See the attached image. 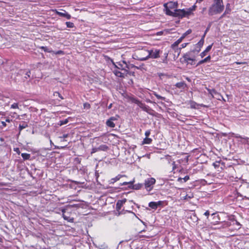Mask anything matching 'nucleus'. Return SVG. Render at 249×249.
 <instances>
[{"instance_id":"48","label":"nucleus","mask_w":249,"mask_h":249,"mask_svg":"<svg viewBox=\"0 0 249 249\" xmlns=\"http://www.w3.org/2000/svg\"><path fill=\"white\" fill-rule=\"evenodd\" d=\"M62 216H63V217L64 218V219H65V220H68V217H67V216L64 214V213H63V214H62Z\"/></svg>"},{"instance_id":"64","label":"nucleus","mask_w":249,"mask_h":249,"mask_svg":"<svg viewBox=\"0 0 249 249\" xmlns=\"http://www.w3.org/2000/svg\"><path fill=\"white\" fill-rule=\"evenodd\" d=\"M6 122H10V120L9 119H7L6 120Z\"/></svg>"},{"instance_id":"25","label":"nucleus","mask_w":249,"mask_h":249,"mask_svg":"<svg viewBox=\"0 0 249 249\" xmlns=\"http://www.w3.org/2000/svg\"><path fill=\"white\" fill-rule=\"evenodd\" d=\"M231 11V9L230 8V4L229 3H228L226 5V8L225 11V14H228L230 13Z\"/></svg>"},{"instance_id":"47","label":"nucleus","mask_w":249,"mask_h":249,"mask_svg":"<svg viewBox=\"0 0 249 249\" xmlns=\"http://www.w3.org/2000/svg\"><path fill=\"white\" fill-rule=\"evenodd\" d=\"M210 27V26H209L207 28V29H206V30L205 32V33H204V35H205V36H206V34L207 32L208 31V30H209Z\"/></svg>"},{"instance_id":"62","label":"nucleus","mask_w":249,"mask_h":249,"mask_svg":"<svg viewBox=\"0 0 249 249\" xmlns=\"http://www.w3.org/2000/svg\"><path fill=\"white\" fill-rule=\"evenodd\" d=\"M235 63H236V64H238V65H239V64H241V62H235Z\"/></svg>"},{"instance_id":"32","label":"nucleus","mask_w":249,"mask_h":249,"mask_svg":"<svg viewBox=\"0 0 249 249\" xmlns=\"http://www.w3.org/2000/svg\"><path fill=\"white\" fill-rule=\"evenodd\" d=\"M53 53L54 54H64V53L63 51H61V50H59V51H58L56 52H54L53 51Z\"/></svg>"},{"instance_id":"7","label":"nucleus","mask_w":249,"mask_h":249,"mask_svg":"<svg viewBox=\"0 0 249 249\" xmlns=\"http://www.w3.org/2000/svg\"><path fill=\"white\" fill-rule=\"evenodd\" d=\"M155 182L156 180L153 178L146 179L144 182L145 189L148 191H150L153 189V185L155 183Z\"/></svg>"},{"instance_id":"58","label":"nucleus","mask_w":249,"mask_h":249,"mask_svg":"<svg viewBox=\"0 0 249 249\" xmlns=\"http://www.w3.org/2000/svg\"><path fill=\"white\" fill-rule=\"evenodd\" d=\"M65 212H66V210L65 209H63L62 210V212L63 213H65Z\"/></svg>"},{"instance_id":"27","label":"nucleus","mask_w":249,"mask_h":249,"mask_svg":"<svg viewBox=\"0 0 249 249\" xmlns=\"http://www.w3.org/2000/svg\"><path fill=\"white\" fill-rule=\"evenodd\" d=\"M67 27L68 28H73L74 27V24L71 22H66V23Z\"/></svg>"},{"instance_id":"16","label":"nucleus","mask_w":249,"mask_h":249,"mask_svg":"<svg viewBox=\"0 0 249 249\" xmlns=\"http://www.w3.org/2000/svg\"><path fill=\"white\" fill-rule=\"evenodd\" d=\"M99 151H106L108 149V147L105 144H102L98 147Z\"/></svg>"},{"instance_id":"9","label":"nucleus","mask_w":249,"mask_h":249,"mask_svg":"<svg viewBox=\"0 0 249 249\" xmlns=\"http://www.w3.org/2000/svg\"><path fill=\"white\" fill-rule=\"evenodd\" d=\"M126 201V199L125 198L121 200H119L116 203V209L117 210H120L123 205L124 204Z\"/></svg>"},{"instance_id":"2","label":"nucleus","mask_w":249,"mask_h":249,"mask_svg":"<svg viewBox=\"0 0 249 249\" xmlns=\"http://www.w3.org/2000/svg\"><path fill=\"white\" fill-rule=\"evenodd\" d=\"M163 6L164 7V10L166 14L170 16L171 15H173V12H174L172 11L171 9L177 8L178 3L177 2L171 1L166 3H164Z\"/></svg>"},{"instance_id":"61","label":"nucleus","mask_w":249,"mask_h":249,"mask_svg":"<svg viewBox=\"0 0 249 249\" xmlns=\"http://www.w3.org/2000/svg\"><path fill=\"white\" fill-rule=\"evenodd\" d=\"M68 137V134H65L63 135V138H67Z\"/></svg>"},{"instance_id":"37","label":"nucleus","mask_w":249,"mask_h":249,"mask_svg":"<svg viewBox=\"0 0 249 249\" xmlns=\"http://www.w3.org/2000/svg\"><path fill=\"white\" fill-rule=\"evenodd\" d=\"M150 134V130H147L145 132V135L146 136V137H148Z\"/></svg>"},{"instance_id":"18","label":"nucleus","mask_w":249,"mask_h":249,"mask_svg":"<svg viewBox=\"0 0 249 249\" xmlns=\"http://www.w3.org/2000/svg\"><path fill=\"white\" fill-rule=\"evenodd\" d=\"M196 5H194L192 7L186 9L187 13L188 15H190L192 14V12L195 11L196 9Z\"/></svg>"},{"instance_id":"35","label":"nucleus","mask_w":249,"mask_h":249,"mask_svg":"<svg viewBox=\"0 0 249 249\" xmlns=\"http://www.w3.org/2000/svg\"><path fill=\"white\" fill-rule=\"evenodd\" d=\"M119 66H116L119 69L124 70V67H123V65L121 63L118 64Z\"/></svg>"},{"instance_id":"60","label":"nucleus","mask_w":249,"mask_h":249,"mask_svg":"<svg viewBox=\"0 0 249 249\" xmlns=\"http://www.w3.org/2000/svg\"><path fill=\"white\" fill-rule=\"evenodd\" d=\"M203 0H196V2H199V3H200L201 2H202Z\"/></svg>"},{"instance_id":"49","label":"nucleus","mask_w":249,"mask_h":249,"mask_svg":"<svg viewBox=\"0 0 249 249\" xmlns=\"http://www.w3.org/2000/svg\"><path fill=\"white\" fill-rule=\"evenodd\" d=\"M156 203H158V204H157V207H158V206H160V205H161L162 203V202L161 201H158V202H157Z\"/></svg>"},{"instance_id":"55","label":"nucleus","mask_w":249,"mask_h":249,"mask_svg":"<svg viewBox=\"0 0 249 249\" xmlns=\"http://www.w3.org/2000/svg\"><path fill=\"white\" fill-rule=\"evenodd\" d=\"M112 104H110L108 106V109H110V108L112 107Z\"/></svg>"},{"instance_id":"8","label":"nucleus","mask_w":249,"mask_h":249,"mask_svg":"<svg viewBox=\"0 0 249 249\" xmlns=\"http://www.w3.org/2000/svg\"><path fill=\"white\" fill-rule=\"evenodd\" d=\"M205 35H203L200 40L196 44V47L198 48V50H196L197 53L199 52L201 47L203 45L204 42Z\"/></svg>"},{"instance_id":"40","label":"nucleus","mask_w":249,"mask_h":249,"mask_svg":"<svg viewBox=\"0 0 249 249\" xmlns=\"http://www.w3.org/2000/svg\"><path fill=\"white\" fill-rule=\"evenodd\" d=\"M192 32V30L191 29H189L188 30H187L185 33V34L187 36L188 35L191 34Z\"/></svg>"},{"instance_id":"17","label":"nucleus","mask_w":249,"mask_h":249,"mask_svg":"<svg viewBox=\"0 0 249 249\" xmlns=\"http://www.w3.org/2000/svg\"><path fill=\"white\" fill-rule=\"evenodd\" d=\"M106 124L107 125V126L111 127V128H113L115 126V124L114 123V122L113 121L110 120L109 119H108L107 121Z\"/></svg>"},{"instance_id":"33","label":"nucleus","mask_w":249,"mask_h":249,"mask_svg":"<svg viewBox=\"0 0 249 249\" xmlns=\"http://www.w3.org/2000/svg\"><path fill=\"white\" fill-rule=\"evenodd\" d=\"M99 150L98 149V147H94L92 149V150L91 151V154H92L97 151H98Z\"/></svg>"},{"instance_id":"57","label":"nucleus","mask_w":249,"mask_h":249,"mask_svg":"<svg viewBox=\"0 0 249 249\" xmlns=\"http://www.w3.org/2000/svg\"><path fill=\"white\" fill-rule=\"evenodd\" d=\"M213 165L215 167H216L218 166V165L216 163H213Z\"/></svg>"},{"instance_id":"36","label":"nucleus","mask_w":249,"mask_h":249,"mask_svg":"<svg viewBox=\"0 0 249 249\" xmlns=\"http://www.w3.org/2000/svg\"><path fill=\"white\" fill-rule=\"evenodd\" d=\"M66 13V12L65 11H64V12H57V14H58V15H59L62 17H64L65 16Z\"/></svg>"},{"instance_id":"5","label":"nucleus","mask_w":249,"mask_h":249,"mask_svg":"<svg viewBox=\"0 0 249 249\" xmlns=\"http://www.w3.org/2000/svg\"><path fill=\"white\" fill-rule=\"evenodd\" d=\"M171 16L178 17L179 18H182L186 16H189L186 9H176L173 12V15Z\"/></svg>"},{"instance_id":"20","label":"nucleus","mask_w":249,"mask_h":249,"mask_svg":"<svg viewBox=\"0 0 249 249\" xmlns=\"http://www.w3.org/2000/svg\"><path fill=\"white\" fill-rule=\"evenodd\" d=\"M28 126L27 124L25 122H22V124H20L19 125V130L21 131L23 129L25 128Z\"/></svg>"},{"instance_id":"15","label":"nucleus","mask_w":249,"mask_h":249,"mask_svg":"<svg viewBox=\"0 0 249 249\" xmlns=\"http://www.w3.org/2000/svg\"><path fill=\"white\" fill-rule=\"evenodd\" d=\"M124 176V175H118L117 176H116L115 178H113L111 179L110 180V183H114L115 182H116L117 180H119L122 177Z\"/></svg>"},{"instance_id":"30","label":"nucleus","mask_w":249,"mask_h":249,"mask_svg":"<svg viewBox=\"0 0 249 249\" xmlns=\"http://www.w3.org/2000/svg\"><path fill=\"white\" fill-rule=\"evenodd\" d=\"M182 41V40H181V38H179L176 42H174V43L173 44V46H177Z\"/></svg>"},{"instance_id":"28","label":"nucleus","mask_w":249,"mask_h":249,"mask_svg":"<svg viewBox=\"0 0 249 249\" xmlns=\"http://www.w3.org/2000/svg\"><path fill=\"white\" fill-rule=\"evenodd\" d=\"M154 94L158 99L164 100L165 99V97L161 96H160V95H159L158 94H157V93H156L155 92L154 93Z\"/></svg>"},{"instance_id":"50","label":"nucleus","mask_w":249,"mask_h":249,"mask_svg":"<svg viewBox=\"0 0 249 249\" xmlns=\"http://www.w3.org/2000/svg\"><path fill=\"white\" fill-rule=\"evenodd\" d=\"M187 44L188 43H183V44H181L182 48H185L187 46Z\"/></svg>"},{"instance_id":"29","label":"nucleus","mask_w":249,"mask_h":249,"mask_svg":"<svg viewBox=\"0 0 249 249\" xmlns=\"http://www.w3.org/2000/svg\"><path fill=\"white\" fill-rule=\"evenodd\" d=\"M134 182V180H133L132 181H130V182H124L121 184V185H126L127 184H130L129 186H131V185H132Z\"/></svg>"},{"instance_id":"26","label":"nucleus","mask_w":249,"mask_h":249,"mask_svg":"<svg viewBox=\"0 0 249 249\" xmlns=\"http://www.w3.org/2000/svg\"><path fill=\"white\" fill-rule=\"evenodd\" d=\"M119 118V116L118 115H115V116L110 117L109 119L112 121H115L118 120Z\"/></svg>"},{"instance_id":"4","label":"nucleus","mask_w":249,"mask_h":249,"mask_svg":"<svg viewBox=\"0 0 249 249\" xmlns=\"http://www.w3.org/2000/svg\"><path fill=\"white\" fill-rule=\"evenodd\" d=\"M143 52L145 54L147 55V57H148V58H157L160 57V50H159L155 49L150 51H144Z\"/></svg>"},{"instance_id":"13","label":"nucleus","mask_w":249,"mask_h":249,"mask_svg":"<svg viewBox=\"0 0 249 249\" xmlns=\"http://www.w3.org/2000/svg\"><path fill=\"white\" fill-rule=\"evenodd\" d=\"M175 86L179 89H184L186 87V84L184 82L177 83Z\"/></svg>"},{"instance_id":"31","label":"nucleus","mask_w":249,"mask_h":249,"mask_svg":"<svg viewBox=\"0 0 249 249\" xmlns=\"http://www.w3.org/2000/svg\"><path fill=\"white\" fill-rule=\"evenodd\" d=\"M68 123V119H65L64 120L60 121L59 122V125H62L63 124H65Z\"/></svg>"},{"instance_id":"24","label":"nucleus","mask_w":249,"mask_h":249,"mask_svg":"<svg viewBox=\"0 0 249 249\" xmlns=\"http://www.w3.org/2000/svg\"><path fill=\"white\" fill-rule=\"evenodd\" d=\"M40 49L46 52H49V53L53 52V51L52 50L47 48V47L42 46L40 47Z\"/></svg>"},{"instance_id":"41","label":"nucleus","mask_w":249,"mask_h":249,"mask_svg":"<svg viewBox=\"0 0 249 249\" xmlns=\"http://www.w3.org/2000/svg\"><path fill=\"white\" fill-rule=\"evenodd\" d=\"M55 94H56V95H58V97H60L61 99H63L62 96L61 95V94L59 92H55Z\"/></svg>"},{"instance_id":"22","label":"nucleus","mask_w":249,"mask_h":249,"mask_svg":"<svg viewBox=\"0 0 249 249\" xmlns=\"http://www.w3.org/2000/svg\"><path fill=\"white\" fill-rule=\"evenodd\" d=\"M113 72L115 74V75L118 77H124L123 74L117 70H114Z\"/></svg>"},{"instance_id":"45","label":"nucleus","mask_w":249,"mask_h":249,"mask_svg":"<svg viewBox=\"0 0 249 249\" xmlns=\"http://www.w3.org/2000/svg\"><path fill=\"white\" fill-rule=\"evenodd\" d=\"M210 214V213H209V211H207L205 213H204V215L206 216H208Z\"/></svg>"},{"instance_id":"44","label":"nucleus","mask_w":249,"mask_h":249,"mask_svg":"<svg viewBox=\"0 0 249 249\" xmlns=\"http://www.w3.org/2000/svg\"><path fill=\"white\" fill-rule=\"evenodd\" d=\"M122 62L125 65V68H126L127 69H129L130 68V67L127 65V64H126L125 61H123Z\"/></svg>"},{"instance_id":"54","label":"nucleus","mask_w":249,"mask_h":249,"mask_svg":"<svg viewBox=\"0 0 249 249\" xmlns=\"http://www.w3.org/2000/svg\"><path fill=\"white\" fill-rule=\"evenodd\" d=\"M213 93H215L216 91L214 89H212V92H211V94H213Z\"/></svg>"},{"instance_id":"59","label":"nucleus","mask_w":249,"mask_h":249,"mask_svg":"<svg viewBox=\"0 0 249 249\" xmlns=\"http://www.w3.org/2000/svg\"><path fill=\"white\" fill-rule=\"evenodd\" d=\"M206 10V7L203 8V9H202V13H203Z\"/></svg>"},{"instance_id":"19","label":"nucleus","mask_w":249,"mask_h":249,"mask_svg":"<svg viewBox=\"0 0 249 249\" xmlns=\"http://www.w3.org/2000/svg\"><path fill=\"white\" fill-rule=\"evenodd\" d=\"M157 204L158 203H157L156 202H150L149 203L148 206L152 209H156L158 207Z\"/></svg>"},{"instance_id":"6","label":"nucleus","mask_w":249,"mask_h":249,"mask_svg":"<svg viewBox=\"0 0 249 249\" xmlns=\"http://www.w3.org/2000/svg\"><path fill=\"white\" fill-rule=\"evenodd\" d=\"M144 51H147V50L142 49L141 51L138 52L135 55H134L133 58L135 59L144 61L148 59V57H147V55L143 52Z\"/></svg>"},{"instance_id":"53","label":"nucleus","mask_w":249,"mask_h":249,"mask_svg":"<svg viewBox=\"0 0 249 249\" xmlns=\"http://www.w3.org/2000/svg\"><path fill=\"white\" fill-rule=\"evenodd\" d=\"M1 124H2V125H3V126H6V123H5V122H3V121H2V122H1Z\"/></svg>"},{"instance_id":"39","label":"nucleus","mask_w":249,"mask_h":249,"mask_svg":"<svg viewBox=\"0 0 249 249\" xmlns=\"http://www.w3.org/2000/svg\"><path fill=\"white\" fill-rule=\"evenodd\" d=\"M64 17H66L67 19H70L71 17V15L68 14L67 13H66L65 16Z\"/></svg>"},{"instance_id":"52","label":"nucleus","mask_w":249,"mask_h":249,"mask_svg":"<svg viewBox=\"0 0 249 249\" xmlns=\"http://www.w3.org/2000/svg\"><path fill=\"white\" fill-rule=\"evenodd\" d=\"M183 180V178H179L178 179V181L182 182V181Z\"/></svg>"},{"instance_id":"14","label":"nucleus","mask_w":249,"mask_h":249,"mask_svg":"<svg viewBox=\"0 0 249 249\" xmlns=\"http://www.w3.org/2000/svg\"><path fill=\"white\" fill-rule=\"evenodd\" d=\"M210 60H211V56L209 55L207 57H206L205 58H204V59L201 60L200 61H199L197 64V66L201 65V64L204 63L205 62H207L208 61H210Z\"/></svg>"},{"instance_id":"63","label":"nucleus","mask_w":249,"mask_h":249,"mask_svg":"<svg viewBox=\"0 0 249 249\" xmlns=\"http://www.w3.org/2000/svg\"><path fill=\"white\" fill-rule=\"evenodd\" d=\"M241 64H247V62H241Z\"/></svg>"},{"instance_id":"1","label":"nucleus","mask_w":249,"mask_h":249,"mask_svg":"<svg viewBox=\"0 0 249 249\" xmlns=\"http://www.w3.org/2000/svg\"><path fill=\"white\" fill-rule=\"evenodd\" d=\"M213 3L210 7L208 13L210 16L221 13L224 8L223 0H213Z\"/></svg>"},{"instance_id":"10","label":"nucleus","mask_w":249,"mask_h":249,"mask_svg":"<svg viewBox=\"0 0 249 249\" xmlns=\"http://www.w3.org/2000/svg\"><path fill=\"white\" fill-rule=\"evenodd\" d=\"M183 57L184 58V61L187 62L188 63H189V61H194L195 60V59L190 57V54L189 53L184 54Z\"/></svg>"},{"instance_id":"23","label":"nucleus","mask_w":249,"mask_h":249,"mask_svg":"<svg viewBox=\"0 0 249 249\" xmlns=\"http://www.w3.org/2000/svg\"><path fill=\"white\" fill-rule=\"evenodd\" d=\"M21 157L24 160H27L30 159V155L27 153H22Z\"/></svg>"},{"instance_id":"3","label":"nucleus","mask_w":249,"mask_h":249,"mask_svg":"<svg viewBox=\"0 0 249 249\" xmlns=\"http://www.w3.org/2000/svg\"><path fill=\"white\" fill-rule=\"evenodd\" d=\"M130 100L132 103L137 104L143 110L150 113V111L151 110V109L148 106L145 105L143 103H142L141 101L133 97L130 98Z\"/></svg>"},{"instance_id":"34","label":"nucleus","mask_w":249,"mask_h":249,"mask_svg":"<svg viewBox=\"0 0 249 249\" xmlns=\"http://www.w3.org/2000/svg\"><path fill=\"white\" fill-rule=\"evenodd\" d=\"M11 107L12 108H18V105L17 103H14L11 105Z\"/></svg>"},{"instance_id":"38","label":"nucleus","mask_w":249,"mask_h":249,"mask_svg":"<svg viewBox=\"0 0 249 249\" xmlns=\"http://www.w3.org/2000/svg\"><path fill=\"white\" fill-rule=\"evenodd\" d=\"M189 179V177L188 176H186L184 178H183V180L184 182L187 181Z\"/></svg>"},{"instance_id":"43","label":"nucleus","mask_w":249,"mask_h":249,"mask_svg":"<svg viewBox=\"0 0 249 249\" xmlns=\"http://www.w3.org/2000/svg\"><path fill=\"white\" fill-rule=\"evenodd\" d=\"M187 35L184 33L182 36L180 37V38H181V40H182Z\"/></svg>"},{"instance_id":"42","label":"nucleus","mask_w":249,"mask_h":249,"mask_svg":"<svg viewBox=\"0 0 249 249\" xmlns=\"http://www.w3.org/2000/svg\"><path fill=\"white\" fill-rule=\"evenodd\" d=\"M187 35L184 33L182 36L180 37V38H181V40H182Z\"/></svg>"},{"instance_id":"11","label":"nucleus","mask_w":249,"mask_h":249,"mask_svg":"<svg viewBox=\"0 0 249 249\" xmlns=\"http://www.w3.org/2000/svg\"><path fill=\"white\" fill-rule=\"evenodd\" d=\"M212 45H213L212 44V45H210L208 46L206 48L205 50L204 51H203V52H202L200 54V55L201 58H203V57H204L207 54V53L208 52H209L211 50V49H212Z\"/></svg>"},{"instance_id":"12","label":"nucleus","mask_w":249,"mask_h":249,"mask_svg":"<svg viewBox=\"0 0 249 249\" xmlns=\"http://www.w3.org/2000/svg\"><path fill=\"white\" fill-rule=\"evenodd\" d=\"M142 186V184L141 183H138L133 185V184L131 185V186H129V188H132L135 190H139L141 189Z\"/></svg>"},{"instance_id":"21","label":"nucleus","mask_w":249,"mask_h":249,"mask_svg":"<svg viewBox=\"0 0 249 249\" xmlns=\"http://www.w3.org/2000/svg\"><path fill=\"white\" fill-rule=\"evenodd\" d=\"M152 140L151 138L146 137L142 141V144H150L151 143Z\"/></svg>"},{"instance_id":"51","label":"nucleus","mask_w":249,"mask_h":249,"mask_svg":"<svg viewBox=\"0 0 249 249\" xmlns=\"http://www.w3.org/2000/svg\"><path fill=\"white\" fill-rule=\"evenodd\" d=\"M192 196H188V195H186L184 198L185 199H187L188 198H191Z\"/></svg>"},{"instance_id":"46","label":"nucleus","mask_w":249,"mask_h":249,"mask_svg":"<svg viewBox=\"0 0 249 249\" xmlns=\"http://www.w3.org/2000/svg\"><path fill=\"white\" fill-rule=\"evenodd\" d=\"M196 103L195 102H192L191 104V107H192V108H195V104Z\"/></svg>"},{"instance_id":"56","label":"nucleus","mask_w":249,"mask_h":249,"mask_svg":"<svg viewBox=\"0 0 249 249\" xmlns=\"http://www.w3.org/2000/svg\"><path fill=\"white\" fill-rule=\"evenodd\" d=\"M226 14H225V12L223 14V15L221 16L220 18H223Z\"/></svg>"}]
</instances>
